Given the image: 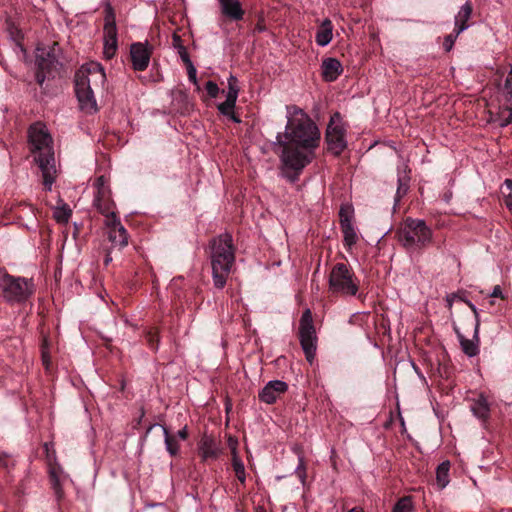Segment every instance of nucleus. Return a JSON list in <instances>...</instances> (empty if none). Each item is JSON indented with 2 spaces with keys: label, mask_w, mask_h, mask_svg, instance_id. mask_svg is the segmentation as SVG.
<instances>
[{
  "label": "nucleus",
  "mask_w": 512,
  "mask_h": 512,
  "mask_svg": "<svg viewBox=\"0 0 512 512\" xmlns=\"http://www.w3.org/2000/svg\"><path fill=\"white\" fill-rule=\"evenodd\" d=\"M28 137L34 159L42 172L43 185L50 191L57 174L52 138L41 123L33 124L29 128Z\"/></svg>",
  "instance_id": "obj_1"
},
{
  "label": "nucleus",
  "mask_w": 512,
  "mask_h": 512,
  "mask_svg": "<svg viewBox=\"0 0 512 512\" xmlns=\"http://www.w3.org/2000/svg\"><path fill=\"white\" fill-rule=\"evenodd\" d=\"M287 124L284 141L303 148H317L320 143V131L313 120L295 105L287 106Z\"/></svg>",
  "instance_id": "obj_2"
},
{
  "label": "nucleus",
  "mask_w": 512,
  "mask_h": 512,
  "mask_svg": "<svg viewBox=\"0 0 512 512\" xmlns=\"http://www.w3.org/2000/svg\"><path fill=\"white\" fill-rule=\"evenodd\" d=\"M210 260L214 286L222 289L235 261L233 239L229 233H223L210 242Z\"/></svg>",
  "instance_id": "obj_3"
},
{
  "label": "nucleus",
  "mask_w": 512,
  "mask_h": 512,
  "mask_svg": "<svg viewBox=\"0 0 512 512\" xmlns=\"http://www.w3.org/2000/svg\"><path fill=\"white\" fill-rule=\"evenodd\" d=\"M106 75L103 67L97 62L83 65L75 75V92L81 109L89 112L96 111L94 88L103 86Z\"/></svg>",
  "instance_id": "obj_4"
},
{
  "label": "nucleus",
  "mask_w": 512,
  "mask_h": 512,
  "mask_svg": "<svg viewBox=\"0 0 512 512\" xmlns=\"http://www.w3.org/2000/svg\"><path fill=\"white\" fill-rule=\"evenodd\" d=\"M276 140V144L282 149L280 155L282 174L290 182H295L303 169L313 160L316 148H303L284 141L282 133L277 134Z\"/></svg>",
  "instance_id": "obj_5"
},
{
  "label": "nucleus",
  "mask_w": 512,
  "mask_h": 512,
  "mask_svg": "<svg viewBox=\"0 0 512 512\" xmlns=\"http://www.w3.org/2000/svg\"><path fill=\"white\" fill-rule=\"evenodd\" d=\"M399 243L410 254H420L433 240V232L424 220L407 218L397 231Z\"/></svg>",
  "instance_id": "obj_6"
},
{
  "label": "nucleus",
  "mask_w": 512,
  "mask_h": 512,
  "mask_svg": "<svg viewBox=\"0 0 512 512\" xmlns=\"http://www.w3.org/2000/svg\"><path fill=\"white\" fill-rule=\"evenodd\" d=\"M359 279L344 263H337L329 275V289L334 294L356 296L359 291Z\"/></svg>",
  "instance_id": "obj_7"
},
{
  "label": "nucleus",
  "mask_w": 512,
  "mask_h": 512,
  "mask_svg": "<svg viewBox=\"0 0 512 512\" xmlns=\"http://www.w3.org/2000/svg\"><path fill=\"white\" fill-rule=\"evenodd\" d=\"M0 290L8 302H23L33 293L31 281L8 274L0 275Z\"/></svg>",
  "instance_id": "obj_8"
},
{
  "label": "nucleus",
  "mask_w": 512,
  "mask_h": 512,
  "mask_svg": "<svg viewBox=\"0 0 512 512\" xmlns=\"http://www.w3.org/2000/svg\"><path fill=\"white\" fill-rule=\"evenodd\" d=\"M299 338L306 359L311 363L316 353L317 336L310 309H306L301 316L299 323Z\"/></svg>",
  "instance_id": "obj_9"
},
{
  "label": "nucleus",
  "mask_w": 512,
  "mask_h": 512,
  "mask_svg": "<svg viewBox=\"0 0 512 512\" xmlns=\"http://www.w3.org/2000/svg\"><path fill=\"white\" fill-rule=\"evenodd\" d=\"M498 121L501 127L512 123V66L504 80L498 87Z\"/></svg>",
  "instance_id": "obj_10"
},
{
  "label": "nucleus",
  "mask_w": 512,
  "mask_h": 512,
  "mask_svg": "<svg viewBox=\"0 0 512 512\" xmlns=\"http://www.w3.org/2000/svg\"><path fill=\"white\" fill-rule=\"evenodd\" d=\"M103 40H104V56L107 59L112 58L117 50V26L116 17L113 7L108 3L105 6Z\"/></svg>",
  "instance_id": "obj_11"
},
{
  "label": "nucleus",
  "mask_w": 512,
  "mask_h": 512,
  "mask_svg": "<svg viewBox=\"0 0 512 512\" xmlns=\"http://www.w3.org/2000/svg\"><path fill=\"white\" fill-rule=\"evenodd\" d=\"M36 64L38 66L36 80L42 85L47 74H50L52 70L56 69L58 64L54 49L37 48Z\"/></svg>",
  "instance_id": "obj_12"
},
{
  "label": "nucleus",
  "mask_w": 512,
  "mask_h": 512,
  "mask_svg": "<svg viewBox=\"0 0 512 512\" xmlns=\"http://www.w3.org/2000/svg\"><path fill=\"white\" fill-rule=\"evenodd\" d=\"M326 141L328 150L335 155H340L346 148L344 129L340 125H334L333 118L326 130Z\"/></svg>",
  "instance_id": "obj_13"
},
{
  "label": "nucleus",
  "mask_w": 512,
  "mask_h": 512,
  "mask_svg": "<svg viewBox=\"0 0 512 512\" xmlns=\"http://www.w3.org/2000/svg\"><path fill=\"white\" fill-rule=\"evenodd\" d=\"M151 54L152 47L147 42L133 43L130 48L133 69L136 71L146 70L150 62Z\"/></svg>",
  "instance_id": "obj_14"
},
{
  "label": "nucleus",
  "mask_w": 512,
  "mask_h": 512,
  "mask_svg": "<svg viewBox=\"0 0 512 512\" xmlns=\"http://www.w3.org/2000/svg\"><path fill=\"white\" fill-rule=\"evenodd\" d=\"M198 453L202 461L216 460L222 454L220 442L204 434L198 443Z\"/></svg>",
  "instance_id": "obj_15"
},
{
  "label": "nucleus",
  "mask_w": 512,
  "mask_h": 512,
  "mask_svg": "<svg viewBox=\"0 0 512 512\" xmlns=\"http://www.w3.org/2000/svg\"><path fill=\"white\" fill-rule=\"evenodd\" d=\"M288 390L286 382L281 380L269 381L258 394L259 400L266 404H273Z\"/></svg>",
  "instance_id": "obj_16"
},
{
  "label": "nucleus",
  "mask_w": 512,
  "mask_h": 512,
  "mask_svg": "<svg viewBox=\"0 0 512 512\" xmlns=\"http://www.w3.org/2000/svg\"><path fill=\"white\" fill-rule=\"evenodd\" d=\"M322 77L327 82L335 81L343 72L341 62L336 58H326L323 60Z\"/></svg>",
  "instance_id": "obj_17"
},
{
  "label": "nucleus",
  "mask_w": 512,
  "mask_h": 512,
  "mask_svg": "<svg viewBox=\"0 0 512 512\" xmlns=\"http://www.w3.org/2000/svg\"><path fill=\"white\" fill-rule=\"evenodd\" d=\"M223 15L231 20L239 21L243 19L244 10L238 0H218Z\"/></svg>",
  "instance_id": "obj_18"
},
{
  "label": "nucleus",
  "mask_w": 512,
  "mask_h": 512,
  "mask_svg": "<svg viewBox=\"0 0 512 512\" xmlns=\"http://www.w3.org/2000/svg\"><path fill=\"white\" fill-rule=\"evenodd\" d=\"M473 11L472 4L466 2L455 16V32L456 36L469 27L468 20L471 18Z\"/></svg>",
  "instance_id": "obj_19"
},
{
  "label": "nucleus",
  "mask_w": 512,
  "mask_h": 512,
  "mask_svg": "<svg viewBox=\"0 0 512 512\" xmlns=\"http://www.w3.org/2000/svg\"><path fill=\"white\" fill-rule=\"evenodd\" d=\"M93 205L101 214H107L113 211L114 202L111 199L110 190H101L96 192Z\"/></svg>",
  "instance_id": "obj_20"
},
{
  "label": "nucleus",
  "mask_w": 512,
  "mask_h": 512,
  "mask_svg": "<svg viewBox=\"0 0 512 512\" xmlns=\"http://www.w3.org/2000/svg\"><path fill=\"white\" fill-rule=\"evenodd\" d=\"M454 331L458 337V340L460 342L463 352L469 357L476 356L479 352V348H478L479 338L475 339L473 337V339H467L461 333L460 328L456 325H454Z\"/></svg>",
  "instance_id": "obj_21"
},
{
  "label": "nucleus",
  "mask_w": 512,
  "mask_h": 512,
  "mask_svg": "<svg viewBox=\"0 0 512 512\" xmlns=\"http://www.w3.org/2000/svg\"><path fill=\"white\" fill-rule=\"evenodd\" d=\"M333 38V25L330 19H324L315 35L316 43L321 46H327Z\"/></svg>",
  "instance_id": "obj_22"
},
{
  "label": "nucleus",
  "mask_w": 512,
  "mask_h": 512,
  "mask_svg": "<svg viewBox=\"0 0 512 512\" xmlns=\"http://www.w3.org/2000/svg\"><path fill=\"white\" fill-rule=\"evenodd\" d=\"M470 409L475 417L480 420H487L490 415V405L487 398L481 394L477 399L473 400Z\"/></svg>",
  "instance_id": "obj_23"
},
{
  "label": "nucleus",
  "mask_w": 512,
  "mask_h": 512,
  "mask_svg": "<svg viewBox=\"0 0 512 512\" xmlns=\"http://www.w3.org/2000/svg\"><path fill=\"white\" fill-rule=\"evenodd\" d=\"M107 236L114 248L122 249L128 245V232L124 228V234L118 232L117 229L107 231Z\"/></svg>",
  "instance_id": "obj_24"
},
{
  "label": "nucleus",
  "mask_w": 512,
  "mask_h": 512,
  "mask_svg": "<svg viewBox=\"0 0 512 512\" xmlns=\"http://www.w3.org/2000/svg\"><path fill=\"white\" fill-rule=\"evenodd\" d=\"M164 433V442L166 446L167 452L171 456H176L180 450V444L178 442V438L175 435L169 433L168 429L165 426H161Z\"/></svg>",
  "instance_id": "obj_25"
},
{
  "label": "nucleus",
  "mask_w": 512,
  "mask_h": 512,
  "mask_svg": "<svg viewBox=\"0 0 512 512\" xmlns=\"http://www.w3.org/2000/svg\"><path fill=\"white\" fill-rule=\"evenodd\" d=\"M449 461L442 462L436 469V482L439 489L445 488L449 483Z\"/></svg>",
  "instance_id": "obj_26"
},
{
  "label": "nucleus",
  "mask_w": 512,
  "mask_h": 512,
  "mask_svg": "<svg viewBox=\"0 0 512 512\" xmlns=\"http://www.w3.org/2000/svg\"><path fill=\"white\" fill-rule=\"evenodd\" d=\"M344 236V242L348 246H352L357 242V234L351 221L344 219L340 225Z\"/></svg>",
  "instance_id": "obj_27"
},
{
  "label": "nucleus",
  "mask_w": 512,
  "mask_h": 512,
  "mask_svg": "<svg viewBox=\"0 0 512 512\" xmlns=\"http://www.w3.org/2000/svg\"><path fill=\"white\" fill-rule=\"evenodd\" d=\"M103 215L105 216L104 224L107 231L117 229L122 235L124 234L125 227L121 224L120 219L116 216L114 211Z\"/></svg>",
  "instance_id": "obj_28"
},
{
  "label": "nucleus",
  "mask_w": 512,
  "mask_h": 512,
  "mask_svg": "<svg viewBox=\"0 0 512 512\" xmlns=\"http://www.w3.org/2000/svg\"><path fill=\"white\" fill-rule=\"evenodd\" d=\"M239 93L238 80L235 76L230 75L228 78V91L226 99L236 103Z\"/></svg>",
  "instance_id": "obj_29"
},
{
  "label": "nucleus",
  "mask_w": 512,
  "mask_h": 512,
  "mask_svg": "<svg viewBox=\"0 0 512 512\" xmlns=\"http://www.w3.org/2000/svg\"><path fill=\"white\" fill-rule=\"evenodd\" d=\"M414 509L410 496L400 498L394 505L392 512H412Z\"/></svg>",
  "instance_id": "obj_30"
},
{
  "label": "nucleus",
  "mask_w": 512,
  "mask_h": 512,
  "mask_svg": "<svg viewBox=\"0 0 512 512\" xmlns=\"http://www.w3.org/2000/svg\"><path fill=\"white\" fill-rule=\"evenodd\" d=\"M71 209L68 207V205L63 204L62 206H58L54 210V218L57 222L60 223H66L68 222L70 216H71Z\"/></svg>",
  "instance_id": "obj_31"
},
{
  "label": "nucleus",
  "mask_w": 512,
  "mask_h": 512,
  "mask_svg": "<svg viewBox=\"0 0 512 512\" xmlns=\"http://www.w3.org/2000/svg\"><path fill=\"white\" fill-rule=\"evenodd\" d=\"M232 467L235 472L237 479L243 484L246 480L245 467L240 458L232 459Z\"/></svg>",
  "instance_id": "obj_32"
},
{
  "label": "nucleus",
  "mask_w": 512,
  "mask_h": 512,
  "mask_svg": "<svg viewBox=\"0 0 512 512\" xmlns=\"http://www.w3.org/2000/svg\"><path fill=\"white\" fill-rule=\"evenodd\" d=\"M409 189V178L404 176L398 177V188L396 192V202H398L404 195H406Z\"/></svg>",
  "instance_id": "obj_33"
},
{
  "label": "nucleus",
  "mask_w": 512,
  "mask_h": 512,
  "mask_svg": "<svg viewBox=\"0 0 512 512\" xmlns=\"http://www.w3.org/2000/svg\"><path fill=\"white\" fill-rule=\"evenodd\" d=\"M173 41H174V46L177 48L178 54H179L180 58L182 59V61L186 65L189 64V62H192L189 57L186 47L181 44L180 37L177 35H174Z\"/></svg>",
  "instance_id": "obj_34"
},
{
  "label": "nucleus",
  "mask_w": 512,
  "mask_h": 512,
  "mask_svg": "<svg viewBox=\"0 0 512 512\" xmlns=\"http://www.w3.org/2000/svg\"><path fill=\"white\" fill-rule=\"evenodd\" d=\"M460 299L468 305V307L472 310V312L474 314V317H475V322L473 324V327H474V338L478 339L479 326H480L478 309L476 308V306L471 301L463 299V298H460Z\"/></svg>",
  "instance_id": "obj_35"
},
{
  "label": "nucleus",
  "mask_w": 512,
  "mask_h": 512,
  "mask_svg": "<svg viewBox=\"0 0 512 512\" xmlns=\"http://www.w3.org/2000/svg\"><path fill=\"white\" fill-rule=\"evenodd\" d=\"M298 465L295 469V473L297 474L298 478L301 480L302 483L305 482L306 479V466L305 461L302 453L298 451Z\"/></svg>",
  "instance_id": "obj_36"
},
{
  "label": "nucleus",
  "mask_w": 512,
  "mask_h": 512,
  "mask_svg": "<svg viewBox=\"0 0 512 512\" xmlns=\"http://www.w3.org/2000/svg\"><path fill=\"white\" fill-rule=\"evenodd\" d=\"M235 105L236 103L226 99L224 102L220 103L217 108L221 114L228 117L233 112Z\"/></svg>",
  "instance_id": "obj_37"
},
{
  "label": "nucleus",
  "mask_w": 512,
  "mask_h": 512,
  "mask_svg": "<svg viewBox=\"0 0 512 512\" xmlns=\"http://www.w3.org/2000/svg\"><path fill=\"white\" fill-rule=\"evenodd\" d=\"M227 445L231 451V455H232V459H238L240 458L239 455H238V451H237V448H238V440L232 436H229L228 439H227Z\"/></svg>",
  "instance_id": "obj_38"
},
{
  "label": "nucleus",
  "mask_w": 512,
  "mask_h": 512,
  "mask_svg": "<svg viewBox=\"0 0 512 512\" xmlns=\"http://www.w3.org/2000/svg\"><path fill=\"white\" fill-rule=\"evenodd\" d=\"M206 91L208 93V95L211 97V98H216L218 93H219V87L218 85L213 82V81H208L206 83Z\"/></svg>",
  "instance_id": "obj_39"
},
{
  "label": "nucleus",
  "mask_w": 512,
  "mask_h": 512,
  "mask_svg": "<svg viewBox=\"0 0 512 512\" xmlns=\"http://www.w3.org/2000/svg\"><path fill=\"white\" fill-rule=\"evenodd\" d=\"M457 37L458 36H456V33L449 34L445 37L444 42H443V48L446 52L451 51Z\"/></svg>",
  "instance_id": "obj_40"
},
{
  "label": "nucleus",
  "mask_w": 512,
  "mask_h": 512,
  "mask_svg": "<svg viewBox=\"0 0 512 512\" xmlns=\"http://www.w3.org/2000/svg\"><path fill=\"white\" fill-rule=\"evenodd\" d=\"M505 185L507 189L509 190L508 194L506 195L505 203L506 206L509 208V210L512 212V180L506 179Z\"/></svg>",
  "instance_id": "obj_41"
},
{
  "label": "nucleus",
  "mask_w": 512,
  "mask_h": 512,
  "mask_svg": "<svg viewBox=\"0 0 512 512\" xmlns=\"http://www.w3.org/2000/svg\"><path fill=\"white\" fill-rule=\"evenodd\" d=\"M187 66L188 78L191 82L197 85V71L192 62H189Z\"/></svg>",
  "instance_id": "obj_42"
},
{
  "label": "nucleus",
  "mask_w": 512,
  "mask_h": 512,
  "mask_svg": "<svg viewBox=\"0 0 512 512\" xmlns=\"http://www.w3.org/2000/svg\"><path fill=\"white\" fill-rule=\"evenodd\" d=\"M339 217H340V225L343 224L344 219H347L352 222V211L348 207L347 208L342 207L339 212Z\"/></svg>",
  "instance_id": "obj_43"
},
{
  "label": "nucleus",
  "mask_w": 512,
  "mask_h": 512,
  "mask_svg": "<svg viewBox=\"0 0 512 512\" xmlns=\"http://www.w3.org/2000/svg\"><path fill=\"white\" fill-rule=\"evenodd\" d=\"M95 186H96V189H97L96 192H100L102 189L103 190H110L109 187L106 185V180H105L104 176H100V177H98L96 179Z\"/></svg>",
  "instance_id": "obj_44"
},
{
  "label": "nucleus",
  "mask_w": 512,
  "mask_h": 512,
  "mask_svg": "<svg viewBox=\"0 0 512 512\" xmlns=\"http://www.w3.org/2000/svg\"><path fill=\"white\" fill-rule=\"evenodd\" d=\"M147 339H148V342H149L150 346L153 349H156L157 348V343H158V335H157V333L150 331L147 334Z\"/></svg>",
  "instance_id": "obj_45"
},
{
  "label": "nucleus",
  "mask_w": 512,
  "mask_h": 512,
  "mask_svg": "<svg viewBox=\"0 0 512 512\" xmlns=\"http://www.w3.org/2000/svg\"><path fill=\"white\" fill-rule=\"evenodd\" d=\"M490 297H493V298L499 297V298H502V299L504 298L503 293H502V289H501V287L499 285L494 286L492 292L490 293Z\"/></svg>",
  "instance_id": "obj_46"
},
{
  "label": "nucleus",
  "mask_w": 512,
  "mask_h": 512,
  "mask_svg": "<svg viewBox=\"0 0 512 512\" xmlns=\"http://www.w3.org/2000/svg\"><path fill=\"white\" fill-rule=\"evenodd\" d=\"M175 436L176 438H179L181 440H186L188 438L187 427L185 426L182 429H180Z\"/></svg>",
  "instance_id": "obj_47"
},
{
  "label": "nucleus",
  "mask_w": 512,
  "mask_h": 512,
  "mask_svg": "<svg viewBox=\"0 0 512 512\" xmlns=\"http://www.w3.org/2000/svg\"><path fill=\"white\" fill-rule=\"evenodd\" d=\"M456 297L455 294H452V295H448L447 298H446V302H447V306L449 309L452 308V305H453V300L454 298Z\"/></svg>",
  "instance_id": "obj_48"
},
{
  "label": "nucleus",
  "mask_w": 512,
  "mask_h": 512,
  "mask_svg": "<svg viewBox=\"0 0 512 512\" xmlns=\"http://www.w3.org/2000/svg\"><path fill=\"white\" fill-rule=\"evenodd\" d=\"M233 122L235 123H240L241 120L239 119L238 116H236V114L234 113V111L228 116Z\"/></svg>",
  "instance_id": "obj_49"
},
{
  "label": "nucleus",
  "mask_w": 512,
  "mask_h": 512,
  "mask_svg": "<svg viewBox=\"0 0 512 512\" xmlns=\"http://www.w3.org/2000/svg\"><path fill=\"white\" fill-rule=\"evenodd\" d=\"M112 261V257L110 255V252H108L105 256V259H104V264L105 265H108L110 262Z\"/></svg>",
  "instance_id": "obj_50"
},
{
  "label": "nucleus",
  "mask_w": 512,
  "mask_h": 512,
  "mask_svg": "<svg viewBox=\"0 0 512 512\" xmlns=\"http://www.w3.org/2000/svg\"><path fill=\"white\" fill-rule=\"evenodd\" d=\"M6 466V458L0 453V468Z\"/></svg>",
  "instance_id": "obj_51"
},
{
  "label": "nucleus",
  "mask_w": 512,
  "mask_h": 512,
  "mask_svg": "<svg viewBox=\"0 0 512 512\" xmlns=\"http://www.w3.org/2000/svg\"><path fill=\"white\" fill-rule=\"evenodd\" d=\"M348 512H364L361 507H353Z\"/></svg>",
  "instance_id": "obj_52"
},
{
  "label": "nucleus",
  "mask_w": 512,
  "mask_h": 512,
  "mask_svg": "<svg viewBox=\"0 0 512 512\" xmlns=\"http://www.w3.org/2000/svg\"><path fill=\"white\" fill-rule=\"evenodd\" d=\"M155 426H156V424H152V425H150V426L148 427L147 433H149V432L152 430V428H154Z\"/></svg>",
  "instance_id": "obj_53"
},
{
  "label": "nucleus",
  "mask_w": 512,
  "mask_h": 512,
  "mask_svg": "<svg viewBox=\"0 0 512 512\" xmlns=\"http://www.w3.org/2000/svg\"><path fill=\"white\" fill-rule=\"evenodd\" d=\"M43 361L44 363L48 362V359H46L45 355H43Z\"/></svg>",
  "instance_id": "obj_54"
},
{
  "label": "nucleus",
  "mask_w": 512,
  "mask_h": 512,
  "mask_svg": "<svg viewBox=\"0 0 512 512\" xmlns=\"http://www.w3.org/2000/svg\"><path fill=\"white\" fill-rule=\"evenodd\" d=\"M43 361L44 363L48 362V359H46L45 355H43Z\"/></svg>",
  "instance_id": "obj_55"
},
{
  "label": "nucleus",
  "mask_w": 512,
  "mask_h": 512,
  "mask_svg": "<svg viewBox=\"0 0 512 512\" xmlns=\"http://www.w3.org/2000/svg\"><path fill=\"white\" fill-rule=\"evenodd\" d=\"M144 416V411L141 412L140 419Z\"/></svg>",
  "instance_id": "obj_56"
}]
</instances>
